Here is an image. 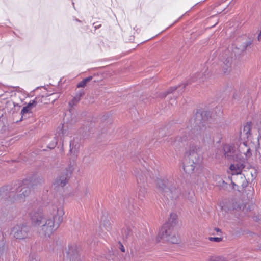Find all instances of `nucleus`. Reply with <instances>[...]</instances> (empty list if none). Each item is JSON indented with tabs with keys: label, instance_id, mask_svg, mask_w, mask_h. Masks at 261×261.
I'll return each mask as SVG.
<instances>
[{
	"label": "nucleus",
	"instance_id": "1",
	"mask_svg": "<svg viewBox=\"0 0 261 261\" xmlns=\"http://www.w3.org/2000/svg\"><path fill=\"white\" fill-rule=\"evenodd\" d=\"M212 119L210 112L198 110L194 118L189 120L190 125L181 129L175 138L171 139V145L174 149L179 148L185 142H188L189 147L186 148L185 157L189 161L183 164L184 170L188 174L192 173L202 160V156L197 152L199 147L195 143L198 142L204 146L212 145L214 142L213 132L218 135V139H216V142L219 143L221 142L222 135L218 133L217 127L206 126L205 124L211 123Z\"/></svg>",
	"mask_w": 261,
	"mask_h": 261
},
{
	"label": "nucleus",
	"instance_id": "2",
	"mask_svg": "<svg viewBox=\"0 0 261 261\" xmlns=\"http://www.w3.org/2000/svg\"><path fill=\"white\" fill-rule=\"evenodd\" d=\"M50 211V215L46 216L40 208L29 214L32 225L39 227L38 231L41 237H50L63 221L64 212L61 203L53 204Z\"/></svg>",
	"mask_w": 261,
	"mask_h": 261
},
{
	"label": "nucleus",
	"instance_id": "3",
	"mask_svg": "<svg viewBox=\"0 0 261 261\" xmlns=\"http://www.w3.org/2000/svg\"><path fill=\"white\" fill-rule=\"evenodd\" d=\"M43 182V178L36 173H34L23 180L18 181L13 187L7 186L4 189L8 192L9 198L12 196L15 200L21 201L29 195L31 188H33L35 186L40 185Z\"/></svg>",
	"mask_w": 261,
	"mask_h": 261
},
{
	"label": "nucleus",
	"instance_id": "4",
	"mask_svg": "<svg viewBox=\"0 0 261 261\" xmlns=\"http://www.w3.org/2000/svg\"><path fill=\"white\" fill-rule=\"evenodd\" d=\"M155 182L158 190L168 199L176 200L181 195V189L177 187V183L173 178L161 179L156 177Z\"/></svg>",
	"mask_w": 261,
	"mask_h": 261
},
{
	"label": "nucleus",
	"instance_id": "5",
	"mask_svg": "<svg viewBox=\"0 0 261 261\" xmlns=\"http://www.w3.org/2000/svg\"><path fill=\"white\" fill-rule=\"evenodd\" d=\"M140 165L138 164L134 169V174L136 178L137 185L139 188L138 191V198L141 200H143L146 197L147 191L145 188V182L148 180V177L146 175L149 176L151 179H154L155 177L153 174L151 175V172L149 171L148 169L145 166V165H142V163L139 160Z\"/></svg>",
	"mask_w": 261,
	"mask_h": 261
},
{
	"label": "nucleus",
	"instance_id": "6",
	"mask_svg": "<svg viewBox=\"0 0 261 261\" xmlns=\"http://www.w3.org/2000/svg\"><path fill=\"white\" fill-rule=\"evenodd\" d=\"M173 226L169 223L164 224L160 230L158 237V242H169L173 244H176L178 242V239L173 231Z\"/></svg>",
	"mask_w": 261,
	"mask_h": 261
},
{
	"label": "nucleus",
	"instance_id": "7",
	"mask_svg": "<svg viewBox=\"0 0 261 261\" xmlns=\"http://www.w3.org/2000/svg\"><path fill=\"white\" fill-rule=\"evenodd\" d=\"M251 126L250 125L247 124L244 126L243 129L240 131V137L241 139H243L242 143H241L238 149L241 153H243L246 155V157H249L251 155L250 149L247 145V142L246 139H248L249 136L250 135Z\"/></svg>",
	"mask_w": 261,
	"mask_h": 261
},
{
	"label": "nucleus",
	"instance_id": "8",
	"mask_svg": "<svg viewBox=\"0 0 261 261\" xmlns=\"http://www.w3.org/2000/svg\"><path fill=\"white\" fill-rule=\"evenodd\" d=\"M63 254L70 261H80L77 247L75 245H69L64 250Z\"/></svg>",
	"mask_w": 261,
	"mask_h": 261
},
{
	"label": "nucleus",
	"instance_id": "9",
	"mask_svg": "<svg viewBox=\"0 0 261 261\" xmlns=\"http://www.w3.org/2000/svg\"><path fill=\"white\" fill-rule=\"evenodd\" d=\"M72 173L70 168L66 169L62 174L55 179L54 186L55 188L61 187L63 188L67 183L68 179Z\"/></svg>",
	"mask_w": 261,
	"mask_h": 261
},
{
	"label": "nucleus",
	"instance_id": "10",
	"mask_svg": "<svg viewBox=\"0 0 261 261\" xmlns=\"http://www.w3.org/2000/svg\"><path fill=\"white\" fill-rule=\"evenodd\" d=\"M14 237L17 239H23L29 236L30 227L25 225H17L13 228Z\"/></svg>",
	"mask_w": 261,
	"mask_h": 261
},
{
	"label": "nucleus",
	"instance_id": "11",
	"mask_svg": "<svg viewBox=\"0 0 261 261\" xmlns=\"http://www.w3.org/2000/svg\"><path fill=\"white\" fill-rule=\"evenodd\" d=\"M223 150L225 157L229 160H234L237 155V151L232 144H225L223 145Z\"/></svg>",
	"mask_w": 261,
	"mask_h": 261
},
{
	"label": "nucleus",
	"instance_id": "12",
	"mask_svg": "<svg viewBox=\"0 0 261 261\" xmlns=\"http://www.w3.org/2000/svg\"><path fill=\"white\" fill-rule=\"evenodd\" d=\"M80 146V139L78 137H74L70 142V152L73 153L76 156L79 152Z\"/></svg>",
	"mask_w": 261,
	"mask_h": 261
},
{
	"label": "nucleus",
	"instance_id": "13",
	"mask_svg": "<svg viewBox=\"0 0 261 261\" xmlns=\"http://www.w3.org/2000/svg\"><path fill=\"white\" fill-rule=\"evenodd\" d=\"M244 167L245 165L243 163L231 164L230 165L229 169L231 171L232 175H238L241 174Z\"/></svg>",
	"mask_w": 261,
	"mask_h": 261
},
{
	"label": "nucleus",
	"instance_id": "14",
	"mask_svg": "<svg viewBox=\"0 0 261 261\" xmlns=\"http://www.w3.org/2000/svg\"><path fill=\"white\" fill-rule=\"evenodd\" d=\"M58 138H59L61 141L63 143V138L64 136H67L69 135V132L67 129L66 128V126L62 124L61 127H59L56 134Z\"/></svg>",
	"mask_w": 261,
	"mask_h": 261
},
{
	"label": "nucleus",
	"instance_id": "15",
	"mask_svg": "<svg viewBox=\"0 0 261 261\" xmlns=\"http://www.w3.org/2000/svg\"><path fill=\"white\" fill-rule=\"evenodd\" d=\"M121 234L123 240L128 239L133 234L131 227L127 226L124 227L121 230Z\"/></svg>",
	"mask_w": 261,
	"mask_h": 261
},
{
	"label": "nucleus",
	"instance_id": "16",
	"mask_svg": "<svg viewBox=\"0 0 261 261\" xmlns=\"http://www.w3.org/2000/svg\"><path fill=\"white\" fill-rule=\"evenodd\" d=\"M207 72V69L205 70V71L201 73H196L193 77L190 80V83L194 82L196 81L199 80L200 82L203 81L204 78L206 79V73Z\"/></svg>",
	"mask_w": 261,
	"mask_h": 261
},
{
	"label": "nucleus",
	"instance_id": "17",
	"mask_svg": "<svg viewBox=\"0 0 261 261\" xmlns=\"http://www.w3.org/2000/svg\"><path fill=\"white\" fill-rule=\"evenodd\" d=\"M252 43V41L250 39L245 42H243L241 44L239 45L238 49L242 52L244 51L248 46L251 45Z\"/></svg>",
	"mask_w": 261,
	"mask_h": 261
},
{
	"label": "nucleus",
	"instance_id": "18",
	"mask_svg": "<svg viewBox=\"0 0 261 261\" xmlns=\"http://www.w3.org/2000/svg\"><path fill=\"white\" fill-rule=\"evenodd\" d=\"M7 246L6 245V241L3 239V237L0 238V256L2 255L7 250Z\"/></svg>",
	"mask_w": 261,
	"mask_h": 261
},
{
	"label": "nucleus",
	"instance_id": "19",
	"mask_svg": "<svg viewBox=\"0 0 261 261\" xmlns=\"http://www.w3.org/2000/svg\"><path fill=\"white\" fill-rule=\"evenodd\" d=\"M177 219V215L175 214L172 213L170 214V218L168 219V221L166 223H169L170 225L174 226L176 224Z\"/></svg>",
	"mask_w": 261,
	"mask_h": 261
},
{
	"label": "nucleus",
	"instance_id": "20",
	"mask_svg": "<svg viewBox=\"0 0 261 261\" xmlns=\"http://www.w3.org/2000/svg\"><path fill=\"white\" fill-rule=\"evenodd\" d=\"M224 66H223V70L224 73H227L230 70L231 62L230 59L229 58H227L226 60L224 62Z\"/></svg>",
	"mask_w": 261,
	"mask_h": 261
},
{
	"label": "nucleus",
	"instance_id": "21",
	"mask_svg": "<svg viewBox=\"0 0 261 261\" xmlns=\"http://www.w3.org/2000/svg\"><path fill=\"white\" fill-rule=\"evenodd\" d=\"M93 78L92 76H89L83 79L80 83H78L77 87L78 88L84 87L86 83L91 81Z\"/></svg>",
	"mask_w": 261,
	"mask_h": 261
},
{
	"label": "nucleus",
	"instance_id": "22",
	"mask_svg": "<svg viewBox=\"0 0 261 261\" xmlns=\"http://www.w3.org/2000/svg\"><path fill=\"white\" fill-rule=\"evenodd\" d=\"M31 107H30L28 105L26 106L23 107L21 111V119H23V116L27 113H31Z\"/></svg>",
	"mask_w": 261,
	"mask_h": 261
},
{
	"label": "nucleus",
	"instance_id": "23",
	"mask_svg": "<svg viewBox=\"0 0 261 261\" xmlns=\"http://www.w3.org/2000/svg\"><path fill=\"white\" fill-rule=\"evenodd\" d=\"M57 136L56 135V136L54 138V140L50 142L48 145H47V147L49 149H53L54 148L57 144Z\"/></svg>",
	"mask_w": 261,
	"mask_h": 261
},
{
	"label": "nucleus",
	"instance_id": "24",
	"mask_svg": "<svg viewBox=\"0 0 261 261\" xmlns=\"http://www.w3.org/2000/svg\"><path fill=\"white\" fill-rule=\"evenodd\" d=\"M81 100V98L78 96L77 95H75V96L73 98L72 100L69 102V105L70 106H74L76 105L80 100Z\"/></svg>",
	"mask_w": 261,
	"mask_h": 261
},
{
	"label": "nucleus",
	"instance_id": "25",
	"mask_svg": "<svg viewBox=\"0 0 261 261\" xmlns=\"http://www.w3.org/2000/svg\"><path fill=\"white\" fill-rule=\"evenodd\" d=\"M39 257L35 254H31L29 256L28 261H39Z\"/></svg>",
	"mask_w": 261,
	"mask_h": 261
},
{
	"label": "nucleus",
	"instance_id": "26",
	"mask_svg": "<svg viewBox=\"0 0 261 261\" xmlns=\"http://www.w3.org/2000/svg\"><path fill=\"white\" fill-rule=\"evenodd\" d=\"M181 86H179L178 87L177 86H173V87H170L167 91V93L166 94V95H165V96H166L167 94H169V93H172L173 92H174V91H175L176 90H177L178 88H180Z\"/></svg>",
	"mask_w": 261,
	"mask_h": 261
},
{
	"label": "nucleus",
	"instance_id": "27",
	"mask_svg": "<svg viewBox=\"0 0 261 261\" xmlns=\"http://www.w3.org/2000/svg\"><path fill=\"white\" fill-rule=\"evenodd\" d=\"M208 240L211 241H214L216 242H220L222 240V238L221 237H208Z\"/></svg>",
	"mask_w": 261,
	"mask_h": 261
},
{
	"label": "nucleus",
	"instance_id": "28",
	"mask_svg": "<svg viewBox=\"0 0 261 261\" xmlns=\"http://www.w3.org/2000/svg\"><path fill=\"white\" fill-rule=\"evenodd\" d=\"M117 247L120 250L121 252H125V247L120 241H119Z\"/></svg>",
	"mask_w": 261,
	"mask_h": 261
},
{
	"label": "nucleus",
	"instance_id": "29",
	"mask_svg": "<svg viewBox=\"0 0 261 261\" xmlns=\"http://www.w3.org/2000/svg\"><path fill=\"white\" fill-rule=\"evenodd\" d=\"M37 104V102L35 100H31L28 103V105H29V106L30 107H35Z\"/></svg>",
	"mask_w": 261,
	"mask_h": 261
},
{
	"label": "nucleus",
	"instance_id": "30",
	"mask_svg": "<svg viewBox=\"0 0 261 261\" xmlns=\"http://www.w3.org/2000/svg\"><path fill=\"white\" fill-rule=\"evenodd\" d=\"M84 92L83 90H80L78 92L76 93V95H77L80 98L84 95Z\"/></svg>",
	"mask_w": 261,
	"mask_h": 261
},
{
	"label": "nucleus",
	"instance_id": "31",
	"mask_svg": "<svg viewBox=\"0 0 261 261\" xmlns=\"http://www.w3.org/2000/svg\"><path fill=\"white\" fill-rule=\"evenodd\" d=\"M107 224H108V225L107 226L106 224H104V226L106 228V229L107 230V231H109L110 229V223L109 221H107Z\"/></svg>",
	"mask_w": 261,
	"mask_h": 261
},
{
	"label": "nucleus",
	"instance_id": "32",
	"mask_svg": "<svg viewBox=\"0 0 261 261\" xmlns=\"http://www.w3.org/2000/svg\"><path fill=\"white\" fill-rule=\"evenodd\" d=\"M251 174L252 177L253 178H255L257 175L256 171L255 170H254V173H252L251 172Z\"/></svg>",
	"mask_w": 261,
	"mask_h": 261
},
{
	"label": "nucleus",
	"instance_id": "33",
	"mask_svg": "<svg viewBox=\"0 0 261 261\" xmlns=\"http://www.w3.org/2000/svg\"><path fill=\"white\" fill-rule=\"evenodd\" d=\"M258 39L259 40L261 39V31H260L258 35Z\"/></svg>",
	"mask_w": 261,
	"mask_h": 261
},
{
	"label": "nucleus",
	"instance_id": "34",
	"mask_svg": "<svg viewBox=\"0 0 261 261\" xmlns=\"http://www.w3.org/2000/svg\"><path fill=\"white\" fill-rule=\"evenodd\" d=\"M215 230L217 232H221V229L218 228H215Z\"/></svg>",
	"mask_w": 261,
	"mask_h": 261
},
{
	"label": "nucleus",
	"instance_id": "35",
	"mask_svg": "<svg viewBox=\"0 0 261 261\" xmlns=\"http://www.w3.org/2000/svg\"><path fill=\"white\" fill-rule=\"evenodd\" d=\"M188 84V83H186V84H182V89L183 88H185V87H186V85H187Z\"/></svg>",
	"mask_w": 261,
	"mask_h": 261
},
{
	"label": "nucleus",
	"instance_id": "36",
	"mask_svg": "<svg viewBox=\"0 0 261 261\" xmlns=\"http://www.w3.org/2000/svg\"><path fill=\"white\" fill-rule=\"evenodd\" d=\"M57 95V97H59V94L58 93H55V94H51V95Z\"/></svg>",
	"mask_w": 261,
	"mask_h": 261
},
{
	"label": "nucleus",
	"instance_id": "37",
	"mask_svg": "<svg viewBox=\"0 0 261 261\" xmlns=\"http://www.w3.org/2000/svg\"><path fill=\"white\" fill-rule=\"evenodd\" d=\"M75 20H76V21H77V22H80V20H79V19H75Z\"/></svg>",
	"mask_w": 261,
	"mask_h": 261
},
{
	"label": "nucleus",
	"instance_id": "38",
	"mask_svg": "<svg viewBox=\"0 0 261 261\" xmlns=\"http://www.w3.org/2000/svg\"><path fill=\"white\" fill-rule=\"evenodd\" d=\"M72 5H73V7H74V3L73 2H72ZM74 8H75V7H74Z\"/></svg>",
	"mask_w": 261,
	"mask_h": 261
},
{
	"label": "nucleus",
	"instance_id": "39",
	"mask_svg": "<svg viewBox=\"0 0 261 261\" xmlns=\"http://www.w3.org/2000/svg\"><path fill=\"white\" fill-rule=\"evenodd\" d=\"M233 98H234V99H236V96H235V95H234V94L233 95Z\"/></svg>",
	"mask_w": 261,
	"mask_h": 261
}]
</instances>
